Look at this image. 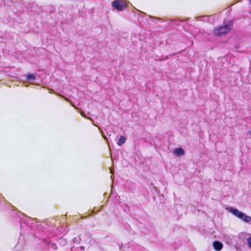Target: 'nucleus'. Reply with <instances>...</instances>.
Returning <instances> with one entry per match:
<instances>
[{
  "label": "nucleus",
  "instance_id": "obj_7",
  "mask_svg": "<svg viewBox=\"0 0 251 251\" xmlns=\"http://www.w3.org/2000/svg\"><path fill=\"white\" fill-rule=\"evenodd\" d=\"M35 78V75L33 74H28L27 75V79L28 80H33Z\"/></svg>",
  "mask_w": 251,
  "mask_h": 251
},
{
  "label": "nucleus",
  "instance_id": "obj_10",
  "mask_svg": "<svg viewBox=\"0 0 251 251\" xmlns=\"http://www.w3.org/2000/svg\"><path fill=\"white\" fill-rule=\"evenodd\" d=\"M80 114H81V116H82V117H85V118H87V117L86 116L85 114V113H84V112H81L80 113Z\"/></svg>",
  "mask_w": 251,
  "mask_h": 251
},
{
  "label": "nucleus",
  "instance_id": "obj_3",
  "mask_svg": "<svg viewBox=\"0 0 251 251\" xmlns=\"http://www.w3.org/2000/svg\"><path fill=\"white\" fill-rule=\"evenodd\" d=\"M112 5L118 11H123L126 7V3L123 0H114Z\"/></svg>",
  "mask_w": 251,
  "mask_h": 251
},
{
  "label": "nucleus",
  "instance_id": "obj_13",
  "mask_svg": "<svg viewBox=\"0 0 251 251\" xmlns=\"http://www.w3.org/2000/svg\"><path fill=\"white\" fill-rule=\"evenodd\" d=\"M201 18H202V17H195V18H197V19Z\"/></svg>",
  "mask_w": 251,
  "mask_h": 251
},
{
  "label": "nucleus",
  "instance_id": "obj_11",
  "mask_svg": "<svg viewBox=\"0 0 251 251\" xmlns=\"http://www.w3.org/2000/svg\"><path fill=\"white\" fill-rule=\"evenodd\" d=\"M59 241H60V242H61L62 241H63V243H64V244H66V241H65V240H63V239H60L59 240Z\"/></svg>",
  "mask_w": 251,
  "mask_h": 251
},
{
  "label": "nucleus",
  "instance_id": "obj_4",
  "mask_svg": "<svg viewBox=\"0 0 251 251\" xmlns=\"http://www.w3.org/2000/svg\"><path fill=\"white\" fill-rule=\"evenodd\" d=\"M213 246L215 250L217 251H221L223 247L222 243L218 241H214L213 243Z\"/></svg>",
  "mask_w": 251,
  "mask_h": 251
},
{
  "label": "nucleus",
  "instance_id": "obj_1",
  "mask_svg": "<svg viewBox=\"0 0 251 251\" xmlns=\"http://www.w3.org/2000/svg\"><path fill=\"white\" fill-rule=\"evenodd\" d=\"M229 211L234 216L237 217L244 222L251 224V217L246 215L243 212L238 210L236 208L230 207L228 208Z\"/></svg>",
  "mask_w": 251,
  "mask_h": 251
},
{
  "label": "nucleus",
  "instance_id": "obj_9",
  "mask_svg": "<svg viewBox=\"0 0 251 251\" xmlns=\"http://www.w3.org/2000/svg\"><path fill=\"white\" fill-rule=\"evenodd\" d=\"M51 247L54 249V250H56L57 249V246H56V245L54 244V243H52L51 244Z\"/></svg>",
  "mask_w": 251,
  "mask_h": 251
},
{
  "label": "nucleus",
  "instance_id": "obj_12",
  "mask_svg": "<svg viewBox=\"0 0 251 251\" xmlns=\"http://www.w3.org/2000/svg\"><path fill=\"white\" fill-rule=\"evenodd\" d=\"M44 241H45V243H49V241H48V240H45V239H44Z\"/></svg>",
  "mask_w": 251,
  "mask_h": 251
},
{
  "label": "nucleus",
  "instance_id": "obj_14",
  "mask_svg": "<svg viewBox=\"0 0 251 251\" xmlns=\"http://www.w3.org/2000/svg\"><path fill=\"white\" fill-rule=\"evenodd\" d=\"M80 248H81V249H84L83 247H82V246H81V247H80Z\"/></svg>",
  "mask_w": 251,
  "mask_h": 251
},
{
  "label": "nucleus",
  "instance_id": "obj_5",
  "mask_svg": "<svg viewBox=\"0 0 251 251\" xmlns=\"http://www.w3.org/2000/svg\"><path fill=\"white\" fill-rule=\"evenodd\" d=\"M173 152L175 154H176L177 156H179L182 155L184 154V150L181 148H177Z\"/></svg>",
  "mask_w": 251,
  "mask_h": 251
},
{
  "label": "nucleus",
  "instance_id": "obj_15",
  "mask_svg": "<svg viewBox=\"0 0 251 251\" xmlns=\"http://www.w3.org/2000/svg\"><path fill=\"white\" fill-rule=\"evenodd\" d=\"M75 240H77L76 238H74V241H75Z\"/></svg>",
  "mask_w": 251,
  "mask_h": 251
},
{
  "label": "nucleus",
  "instance_id": "obj_6",
  "mask_svg": "<svg viewBox=\"0 0 251 251\" xmlns=\"http://www.w3.org/2000/svg\"><path fill=\"white\" fill-rule=\"evenodd\" d=\"M126 141V137L125 136H121L120 137V138L118 140V142H117V144L119 146H121L123 144H124L125 143Z\"/></svg>",
  "mask_w": 251,
  "mask_h": 251
},
{
  "label": "nucleus",
  "instance_id": "obj_8",
  "mask_svg": "<svg viewBox=\"0 0 251 251\" xmlns=\"http://www.w3.org/2000/svg\"><path fill=\"white\" fill-rule=\"evenodd\" d=\"M247 243H248V244L249 245V246L251 248V237H249L247 239Z\"/></svg>",
  "mask_w": 251,
  "mask_h": 251
},
{
  "label": "nucleus",
  "instance_id": "obj_2",
  "mask_svg": "<svg viewBox=\"0 0 251 251\" xmlns=\"http://www.w3.org/2000/svg\"><path fill=\"white\" fill-rule=\"evenodd\" d=\"M232 22L230 21L227 24H224L223 26H220L216 28L214 33L216 36L226 34L232 28Z\"/></svg>",
  "mask_w": 251,
  "mask_h": 251
}]
</instances>
